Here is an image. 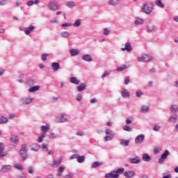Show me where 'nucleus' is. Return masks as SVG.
I'll return each instance as SVG.
<instances>
[{
    "mask_svg": "<svg viewBox=\"0 0 178 178\" xmlns=\"http://www.w3.org/2000/svg\"><path fill=\"white\" fill-rule=\"evenodd\" d=\"M129 161H130L132 163H140V158L138 157H136L134 159H129Z\"/></svg>",
    "mask_w": 178,
    "mask_h": 178,
    "instance_id": "29",
    "label": "nucleus"
},
{
    "mask_svg": "<svg viewBox=\"0 0 178 178\" xmlns=\"http://www.w3.org/2000/svg\"><path fill=\"white\" fill-rule=\"evenodd\" d=\"M83 90H86V84L81 83L79 86H77V90L79 91V92H81Z\"/></svg>",
    "mask_w": 178,
    "mask_h": 178,
    "instance_id": "28",
    "label": "nucleus"
},
{
    "mask_svg": "<svg viewBox=\"0 0 178 178\" xmlns=\"http://www.w3.org/2000/svg\"><path fill=\"white\" fill-rule=\"evenodd\" d=\"M177 120V118L176 117H170L168 120L169 123H175Z\"/></svg>",
    "mask_w": 178,
    "mask_h": 178,
    "instance_id": "44",
    "label": "nucleus"
},
{
    "mask_svg": "<svg viewBox=\"0 0 178 178\" xmlns=\"http://www.w3.org/2000/svg\"><path fill=\"white\" fill-rule=\"evenodd\" d=\"M0 123H8V118L5 117L0 118Z\"/></svg>",
    "mask_w": 178,
    "mask_h": 178,
    "instance_id": "45",
    "label": "nucleus"
},
{
    "mask_svg": "<svg viewBox=\"0 0 178 178\" xmlns=\"http://www.w3.org/2000/svg\"><path fill=\"white\" fill-rule=\"evenodd\" d=\"M82 59L86 62H92V58L89 54H86L82 56Z\"/></svg>",
    "mask_w": 178,
    "mask_h": 178,
    "instance_id": "19",
    "label": "nucleus"
},
{
    "mask_svg": "<svg viewBox=\"0 0 178 178\" xmlns=\"http://www.w3.org/2000/svg\"><path fill=\"white\" fill-rule=\"evenodd\" d=\"M129 83H130V79L126 78L125 80H124L125 86H127V84H129Z\"/></svg>",
    "mask_w": 178,
    "mask_h": 178,
    "instance_id": "59",
    "label": "nucleus"
},
{
    "mask_svg": "<svg viewBox=\"0 0 178 178\" xmlns=\"http://www.w3.org/2000/svg\"><path fill=\"white\" fill-rule=\"evenodd\" d=\"M70 54L71 56H76V55H79V54H80V51L77 49H70Z\"/></svg>",
    "mask_w": 178,
    "mask_h": 178,
    "instance_id": "22",
    "label": "nucleus"
},
{
    "mask_svg": "<svg viewBox=\"0 0 178 178\" xmlns=\"http://www.w3.org/2000/svg\"><path fill=\"white\" fill-rule=\"evenodd\" d=\"M41 131H42L41 134L38 136V143H42V141L44 140V138H45V137L47 136V133L49 131V126L42 125L41 127Z\"/></svg>",
    "mask_w": 178,
    "mask_h": 178,
    "instance_id": "1",
    "label": "nucleus"
},
{
    "mask_svg": "<svg viewBox=\"0 0 178 178\" xmlns=\"http://www.w3.org/2000/svg\"><path fill=\"white\" fill-rule=\"evenodd\" d=\"M145 138V136H144L143 134H140L135 139L136 144H141V143H143V141H144Z\"/></svg>",
    "mask_w": 178,
    "mask_h": 178,
    "instance_id": "8",
    "label": "nucleus"
},
{
    "mask_svg": "<svg viewBox=\"0 0 178 178\" xmlns=\"http://www.w3.org/2000/svg\"><path fill=\"white\" fill-rule=\"evenodd\" d=\"M63 158L62 157H59L58 160L57 161H53L52 163L50 164V166H51L52 168L56 166L57 165H60L62 163V161H63Z\"/></svg>",
    "mask_w": 178,
    "mask_h": 178,
    "instance_id": "17",
    "label": "nucleus"
},
{
    "mask_svg": "<svg viewBox=\"0 0 178 178\" xmlns=\"http://www.w3.org/2000/svg\"><path fill=\"white\" fill-rule=\"evenodd\" d=\"M60 35L63 38H67V37H69L70 35V33H69L67 31H64V32L61 33Z\"/></svg>",
    "mask_w": 178,
    "mask_h": 178,
    "instance_id": "38",
    "label": "nucleus"
},
{
    "mask_svg": "<svg viewBox=\"0 0 178 178\" xmlns=\"http://www.w3.org/2000/svg\"><path fill=\"white\" fill-rule=\"evenodd\" d=\"M74 175L73 174H67L63 176V178H72L73 177Z\"/></svg>",
    "mask_w": 178,
    "mask_h": 178,
    "instance_id": "52",
    "label": "nucleus"
},
{
    "mask_svg": "<svg viewBox=\"0 0 178 178\" xmlns=\"http://www.w3.org/2000/svg\"><path fill=\"white\" fill-rule=\"evenodd\" d=\"M136 26H140L144 24V19L140 17H136L134 22Z\"/></svg>",
    "mask_w": 178,
    "mask_h": 178,
    "instance_id": "18",
    "label": "nucleus"
},
{
    "mask_svg": "<svg viewBox=\"0 0 178 178\" xmlns=\"http://www.w3.org/2000/svg\"><path fill=\"white\" fill-rule=\"evenodd\" d=\"M79 158V155L78 154H73L70 156V159H76Z\"/></svg>",
    "mask_w": 178,
    "mask_h": 178,
    "instance_id": "57",
    "label": "nucleus"
},
{
    "mask_svg": "<svg viewBox=\"0 0 178 178\" xmlns=\"http://www.w3.org/2000/svg\"><path fill=\"white\" fill-rule=\"evenodd\" d=\"M51 67L54 70V72H58L60 69V65L59 63H52Z\"/></svg>",
    "mask_w": 178,
    "mask_h": 178,
    "instance_id": "14",
    "label": "nucleus"
},
{
    "mask_svg": "<svg viewBox=\"0 0 178 178\" xmlns=\"http://www.w3.org/2000/svg\"><path fill=\"white\" fill-rule=\"evenodd\" d=\"M27 153V149L26 148V145H22L21 149L19 151V154L21 155H25Z\"/></svg>",
    "mask_w": 178,
    "mask_h": 178,
    "instance_id": "25",
    "label": "nucleus"
},
{
    "mask_svg": "<svg viewBox=\"0 0 178 178\" xmlns=\"http://www.w3.org/2000/svg\"><path fill=\"white\" fill-rule=\"evenodd\" d=\"M124 172V168H118L116 171L115 173L117 175H123V173Z\"/></svg>",
    "mask_w": 178,
    "mask_h": 178,
    "instance_id": "39",
    "label": "nucleus"
},
{
    "mask_svg": "<svg viewBox=\"0 0 178 178\" xmlns=\"http://www.w3.org/2000/svg\"><path fill=\"white\" fill-rule=\"evenodd\" d=\"M123 130L125 131H131V128L127 125L123 127Z\"/></svg>",
    "mask_w": 178,
    "mask_h": 178,
    "instance_id": "47",
    "label": "nucleus"
},
{
    "mask_svg": "<svg viewBox=\"0 0 178 178\" xmlns=\"http://www.w3.org/2000/svg\"><path fill=\"white\" fill-rule=\"evenodd\" d=\"M163 178H172V175L168 174L167 175H165V174H163Z\"/></svg>",
    "mask_w": 178,
    "mask_h": 178,
    "instance_id": "61",
    "label": "nucleus"
},
{
    "mask_svg": "<svg viewBox=\"0 0 178 178\" xmlns=\"http://www.w3.org/2000/svg\"><path fill=\"white\" fill-rule=\"evenodd\" d=\"M135 175H136V172L134 171L130 170V171L124 172V176L126 178L134 177Z\"/></svg>",
    "mask_w": 178,
    "mask_h": 178,
    "instance_id": "12",
    "label": "nucleus"
},
{
    "mask_svg": "<svg viewBox=\"0 0 178 178\" xmlns=\"http://www.w3.org/2000/svg\"><path fill=\"white\" fill-rule=\"evenodd\" d=\"M148 111H149V107H148V106H141L140 112L142 113H145V112H148Z\"/></svg>",
    "mask_w": 178,
    "mask_h": 178,
    "instance_id": "32",
    "label": "nucleus"
},
{
    "mask_svg": "<svg viewBox=\"0 0 178 178\" xmlns=\"http://www.w3.org/2000/svg\"><path fill=\"white\" fill-rule=\"evenodd\" d=\"M159 129H161V127L158 126V125H156L154 126V127L153 128V130L154 131H159Z\"/></svg>",
    "mask_w": 178,
    "mask_h": 178,
    "instance_id": "55",
    "label": "nucleus"
},
{
    "mask_svg": "<svg viewBox=\"0 0 178 178\" xmlns=\"http://www.w3.org/2000/svg\"><path fill=\"white\" fill-rule=\"evenodd\" d=\"M127 67H126V65H122V67H119L117 68V72H122L123 70H124V69H127Z\"/></svg>",
    "mask_w": 178,
    "mask_h": 178,
    "instance_id": "46",
    "label": "nucleus"
},
{
    "mask_svg": "<svg viewBox=\"0 0 178 178\" xmlns=\"http://www.w3.org/2000/svg\"><path fill=\"white\" fill-rule=\"evenodd\" d=\"M146 29L148 33H155V31H156V29H155V26L154 25H147Z\"/></svg>",
    "mask_w": 178,
    "mask_h": 178,
    "instance_id": "16",
    "label": "nucleus"
},
{
    "mask_svg": "<svg viewBox=\"0 0 178 178\" xmlns=\"http://www.w3.org/2000/svg\"><path fill=\"white\" fill-rule=\"evenodd\" d=\"M33 5H34V1L31 0V1H28V3H27L28 6H33Z\"/></svg>",
    "mask_w": 178,
    "mask_h": 178,
    "instance_id": "54",
    "label": "nucleus"
},
{
    "mask_svg": "<svg viewBox=\"0 0 178 178\" xmlns=\"http://www.w3.org/2000/svg\"><path fill=\"white\" fill-rule=\"evenodd\" d=\"M143 10L146 15H149L152 12V6L149 3H145L143 6Z\"/></svg>",
    "mask_w": 178,
    "mask_h": 178,
    "instance_id": "2",
    "label": "nucleus"
},
{
    "mask_svg": "<svg viewBox=\"0 0 178 178\" xmlns=\"http://www.w3.org/2000/svg\"><path fill=\"white\" fill-rule=\"evenodd\" d=\"M29 173H34V171L33 170V167H29Z\"/></svg>",
    "mask_w": 178,
    "mask_h": 178,
    "instance_id": "64",
    "label": "nucleus"
},
{
    "mask_svg": "<svg viewBox=\"0 0 178 178\" xmlns=\"http://www.w3.org/2000/svg\"><path fill=\"white\" fill-rule=\"evenodd\" d=\"M113 136L114 135H108V136H106L105 137H104V139H105V140L106 141H111V140H112V138H113Z\"/></svg>",
    "mask_w": 178,
    "mask_h": 178,
    "instance_id": "43",
    "label": "nucleus"
},
{
    "mask_svg": "<svg viewBox=\"0 0 178 178\" xmlns=\"http://www.w3.org/2000/svg\"><path fill=\"white\" fill-rule=\"evenodd\" d=\"M40 90V86H33L29 89V92H35V91H38Z\"/></svg>",
    "mask_w": 178,
    "mask_h": 178,
    "instance_id": "30",
    "label": "nucleus"
},
{
    "mask_svg": "<svg viewBox=\"0 0 178 178\" xmlns=\"http://www.w3.org/2000/svg\"><path fill=\"white\" fill-rule=\"evenodd\" d=\"M51 23H52V24L58 23V19H56V17L53 18L51 20Z\"/></svg>",
    "mask_w": 178,
    "mask_h": 178,
    "instance_id": "58",
    "label": "nucleus"
},
{
    "mask_svg": "<svg viewBox=\"0 0 178 178\" xmlns=\"http://www.w3.org/2000/svg\"><path fill=\"white\" fill-rule=\"evenodd\" d=\"M161 148H155L154 149V154H159V152H161Z\"/></svg>",
    "mask_w": 178,
    "mask_h": 178,
    "instance_id": "56",
    "label": "nucleus"
},
{
    "mask_svg": "<svg viewBox=\"0 0 178 178\" xmlns=\"http://www.w3.org/2000/svg\"><path fill=\"white\" fill-rule=\"evenodd\" d=\"M66 6H67V8H70V9H72V8H74V6H76V3H74V1H67L66 3Z\"/></svg>",
    "mask_w": 178,
    "mask_h": 178,
    "instance_id": "27",
    "label": "nucleus"
},
{
    "mask_svg": "<svg viewBox=\"0 0 178 178\" xmlns=\"http://www.w3.org/2000/svg\"><path fill=\"white\" fill-rule=\"evenodd\" d=\"M67 118H65L64 115H61V116H58L56 118V122L57 123H63L65 122H67Z\"/></svg>",
    "mask_w": 178,
    "mask_h": 178,
    "instance_id": "10",
    "label": "nucleus"
},
{
    "mask_svg": "<svg viewBox=\"0 0 178 178\" xmlns=\"http://www.w3.org/2000/svg\"><path fill=\"white\" fill-rule=\"evenodd\" d=\"M85 157L84 156H79L77 157V161L79 163H83L84 162Z\"/></svg>",
    "mask_w": 178,
    "mask_h": 178,
    "instance_id": "42",
    "label": "nucleus"
},
{
    "mask_svg": "<svg viewBox=\"0 0 178 178\" xmlns=\"http://www.w3.org/2000/svg\"><path fill=\"white\" fill-rule=\"evenodd\" d=\"M170 111L172 113H176V112H178V108L176 105H172L171 106Z\"/></svg>",
    "mask_w": 178,
    "mask_h": 178,
    "instance_id": "37",
    "label": "nucleus"
},
{
    "mask_svg": "<svg viewBox=\"0 0 178 178\" xmlns=\"http://www.w3.org/2000/svg\"><path fill=\"white\" fill-rule=\"evenodd\" d=\"M49 137V138H55V137H56V136H55L54 133H51V134H50Z\"/></svg>",
    "mask_w": 178,
    "mask_h": 178,
    "instance_id": "62",
    "label": "nucleus"
},
{
    "mask_svg": "<svg viewBox=\"0 0 178 178\" xmlns=\"http://www.w3.org/2000/svg\"><path fill=\"white\" fill-rule=\"evenodd\" d=\"M129 143L130 142L127 140L122 139L120 140V145H122L123 147H127V145H129Z\"/></svg>",
    "mask_w": 178,
    "mask_h": 178,
    "instance_id": "33",
    "label": "nucleus"
},
{
    "mask_svg": "<svg viewBox=\"0 0 178 178\" xmlns=\"http://www.w3.org/2000/svg\"><path fill=\"white\" fill-rule=\"evenodd\" d=\"M106 134L107 136H111H111H113V132L111 130L106 129Z\"/></svg>",
    "mask_w": 178,
    "mask_h": 178,
    "instance_id": "49",
    "label": "nucleus"
},
{
    "mask_svg": "<svg viewBox=\"0 0 178 178\" xmlns=\"http://www.w3.org/2000/svg\"><path fill=\"white\" fill-rule=\"evenodd\" d=\"M76 101H78V102L81 101V97L80 96V95H78L76 96Z\"/></svg>",
    "mask_w": 178,
    "mask_h": 178,
    "instance_id": "63",
    "label": "nucleus"
},
{
    "mask_svg": "<svg viewBox=\"0 0 178 178\" xmlns=\"http://www.w3.org/2000/svg\"><path fill=\"white\" fill-rule=\"evenodd\" d=\"M10 141L11 143H16L17 141H19V139L17 138V136H13L10 138Z\"/></svg>",
    "mask_w": 178,
    "mask_h": 178,
    "instance_id": "41",
    "label": "nucleus"
},
{
    "mask_svg": "<svg viewBox=\"0 0 178 178\" xmlns=\"http://www.w3.org/2000/svg\"><path fill=\"white\" fill-rule=\"evenodd\" d=\"M7 2H8V0H1L0 1V6H3V5H6Z\"/></svg>",
    "mask_w": 178,
    "mask_h": 178,
    "instance_id": "53",
    "label": "nucleus"
},
{
    "mask_svg": "<svg viewBox=\"0 0 178 178\" xmlns=\"http://www.w3.org/2000/svg\"><path fill=\"white\" fill-rule=\"evenodd\" d=\"M63 170H65V168L60 167L58 168V173H63Z\"/></svg>",
    "mask_w": 178,
    "mask_h": 178,
    "instance_id": "60",
    "label": "nucleus"
},
{
    "mask_svg": "<svg viewBox=\"0 0 178 178\" xmlns=\"http://www.w3.org/2000/svg\"><path fill=\"white\" fill-rule=\"evenodd\" d=\"M106 178H118L119 175L116 173V171H111L110 173L106 174Z\"/></svg>",
    "mask_w": 178,
    "mask_h": 178,
    "instance_id": "7",
    "label": "nucleus"
},
{
    "mask_svg": "<svg viewBox=\"0 0 178 178\" xmlns=\"http://www.w3.org/2000/svg\"><path fill=\"white\" fill-rule=\"evenodd\" d=\"M143 92L141 91V90H137V92H136V97H138V98H140V97L141 96V95H143Z\"/></svg>",
    "mask_w": 178,
    "mask_h": 178,
    "instance_id": "50",
    "label": "nucleus"
},
{
    "mask_svg": "<svg viewBox=\"0 0 178 178\" xmlns=\"http://www.w3.org/2000/svg\"><path fill=\"white\" fill-rule=\"evenodd\" d=\"M155 5L158 6V8H161V9H163V8H165V4L162 3V0H156L155 1Z\"/></svg>",
    "mask_w": 178,
    "mask_h": 178,
    "instance_id": "21",
    "label": "nucleus"
},
{
    "mask_svg": "<svg viewBox=\"0 0 178 178\" xmlns=\"http://www.w3.org/2000/svg\"><path fill=\"white\" fill-rule=\"evenodd\" d=\"M11 169L12 166L10 165H5L2 166L0 172H1V173H6L9 172V170H11Z\"/></svg>",
    "mask_w": 178,
    "mask_h": 178,
    "instance_id": "9",
    "label": "nucleus"
},
{
    "mask_svg": "<svg viewBox=\"0 0 178 178\" xmlns=\"http://www.w3.org/2000/svg\"><path fill=\"white\" fill-rule=\"evenodd\" d=\"M169 154H170L169 150H165L164 153L161 155V159H159V163H163V161L168 158Z\"/></svg>",
    "mask_w": 178,
    "mask_h": 178,
    "instance_id": "4",
    "label": "nucleus"
},
{
    "mask_svg": "<svg viewBox=\"0 0 178 178\" xmlns=\"http://www.w3.org/2000/svg\"><path fill=\"white\" fill-rule=\"evenodd\" d=\"M137 59L138 62H149V60H152V56L145 54L141 56H138Z\"/></svg>",
    "mask_w": 178,
    "mask_h": 178,
    "instance_id": "3",
    "label": "nucleus"
},
{
    "mask_svg": "<svg viewBox=\"0 0 178 178\" xmlns=\"http://www.w3.org/2000/svg\"><path fill=\"white\" fill-rule=\"evenodd\" d=\"M33 98L30 97H24L21 99L22 105H29L33 102Z\"/></svg>",
    "mask_w": 178,
    "mask_h": 178,
    "instance_id": "5",
    "label": "nucleus"
},
{
    "mask_svg": "<svg viewBox=\"0 0 178 178\" xmlns=\"http://www.w3.org/2000/svg\"><path fill=\"white\" fill-rule=\"evenodd\" d=\"M70 26H72V24L70 23H65L61 25L62 27H70Z\"/></svg>",
    "mask_w": 178,
    "mask_h": 178,
    "instance_id": "51",
    "label": "nucleus"
},
{
    "mask_svg": "<svg viewBox=\"0 0 178 178\" xmlns=\"http://www.w3.org/2000/svg\"><path fill=\"white\" fill-rule=\"evenodd\" d=\"M102 165H104V163H101L99 161H95L92 164V169L98 168L99 166H102Z\"/></svg>",
    "mask_w": 178,
    "mask_h": 178,
    "instance_id": "26",
    "label": "nucleus"
},
{
    "mask_svg": "<svg viewBox=\"0 0 178 178\" xmlns=\"http://www.w3.org/2000/svg\"><path fill=\"white\" fill-rule=\"evenodd\" d=\"M5 151V148L3 147V143H0V158L3 156H6V153L3 152Z\"/></svg>",
    "mask_w": 178,
    "mask_h": 178,
    "instance_id": "15",
    "label": "nucleus"
},
{
    "mask_svg": "<svg viewBox=\"0 0 178 178\" xmlns=\"http://www.w3.org/2000/svg\"><path fill=\"white\" fill-rule=\"evenodd\" d=\"M47 7L50 10H58V5L54 2H50L48 5Z\"/></svg>",
    "mask_w": 178,
    "mask_h": 178,
    "instance_id": "11",
    "label": "nucleus"
},
{
    "mask_svg": "<svg viewBox=\"0 0 178 178\" xmlns=\"http://www.w3.org/2000/svg\"><path fill=\"white\" fill-rule=\"evenodd\" d=\"M122 97L123 98H130V93L129 92V91L124 88L122 89V94H121Z\"/></svg>",
    "mask_w": 178,
    "mask_h": 178,
    "instance_id": "13",
    "label": "nucleus"
},
{
    "mask_svg": "<svg viewBox=\"0 0 178 178\" xmlns=\"http://www.w3.org/2000/svg\"><path fill=\"white\" fill-rule=\"evenodd\" d=\"M122 51H128V52H131V51H133V48L131 47V45H125L124 48L121 49Z\"/></svg>",
    "mask_w": 178,
    "mask_h": 178,
    "instance_id": "34",
    "label": "nucleus"
},
{
    "mask_svg": "<svg viewBox=\"0 0 178 178\" xmlns=\"http://www.w3.org/2000/svg\"><path fill=\"white\" fill-rule=\"evenodd\" d=\"M73 26L74 27H80L81 26V19H76Z\"/></svg>",
    "mask_w": 178,
    "mask_h": 178,
    "instance_id": "36",
    "label": "nucleus"
},
{
    "mask_svg": "<svg viewBox=\"0 0 178 178\" xmlns=\"http://www.w3.org/2000/svg\"><path fill=\"white\" fill-rule=\"evenodd\" d=\"M143 160L145 161V162H149V161H151V157H149V155L147 154H144L143 155Z\"/></svg>",
    "mask_w": 178,
    "mask_h": 178,
    "instance_id": "31",
    "label": "nucleus"
},
{
    "mask_svg": "<svg viewBox=\"0 0 178 178\" xmlns=\"http://www.w3.org/2000/svg\"><path fill=\"white\" fill-rule=\"evenodd\" d=\"M48 57V54H43L42 55V60H43L44 62H45V60H47V58Z\"/></svg>",
    "mask_w": 178,
    "mask_h": 178,
    "instance_id": "48",
    "label": "nucleus"
},
{
    "mask_svg": "<svg viewBox=\"0 0 178 178\" xmlns=\"http://www.w3.org/2000/svg\"><path fill=\"white\" fill-rule=\"evenodd\" d=\"M111 33V28H104L103 29V35H109V33Z\"/></svg>",
    "mask_w": 178,
    "mask_h": 178,
    "instance_id": "35",
    "label": "nucleus"
},
{
    "mask_svg": "<svg viewBox=\"0 0 178 178\" xmlns=\"http://www.w3.org/2000/svg\"><path fill=\"white\" fill-rule=\"evenodd\" d=\"M35 29L34 25H31L29 27L24 28V31L26 35H30L31 31Z\"/></svg>",
    "mask_w": 178,
    "mask_h": 178,
    "instance_id": "6",
    "label": "nucleus"
},
{
    "mask_svg": "<svg viewBox=\"0 0 178 178\" xmlns=\"http://www.w3.org/2000/svg\"><path fill=\"white\" fill-rule=\"evenodd\" d=\"M120 3V0H109L108 1V5H111V6H116V5H119Z\"/></svg>",
    "mask_w": 178,
    "mask_h": 178,
    "instance_id": "20",
    "label": "nucleus"
},
{
    "mask_svg": "<svg viewBox=\"0 0 178 178\" xmlns=\"http://www.w3.org/2000/svg\"><path fill=\"white\" fill-rule=\"evenodd\" d=\"M14 168H15V169H17L18 170H23V165L22 164H15Z\"/></svg>",
    "mask_w": 178,
    "mask_h": 178,
    "instance_id": "40",
    "label": "nucleus"
},
{
    "mask_svg": "<svg viewBox=\"0 0 178 178\" xmlns=\"http://www.w3.org/2000/svg\"><path fill=\"white\" fill-rule=\"evenodd\" d=\"M40 148H41V146L37 143H35L31 146V150L35 151V152H37Z\"/></svg>",
    "mask_w": 178,
    "mask_h": 178,
    "instance_id": "24",
    "label": "nucleus"
},
{
    "mask_svg": "<svg viewBox=\"0 0 178 178\" xmlns=\"http://www.w3.org/2000/svg\"><path fill=\"white\" fill-rule=\"evenodd\" d=\"M70 82L72 83V84H80V80L77 79V78L74 76L70 78Z\"/></svg>",
    "mask_w": 178,
    "mask_h": 178,
    "instance_id": "23",
    "label": "nucleus"
}]
</instances>
